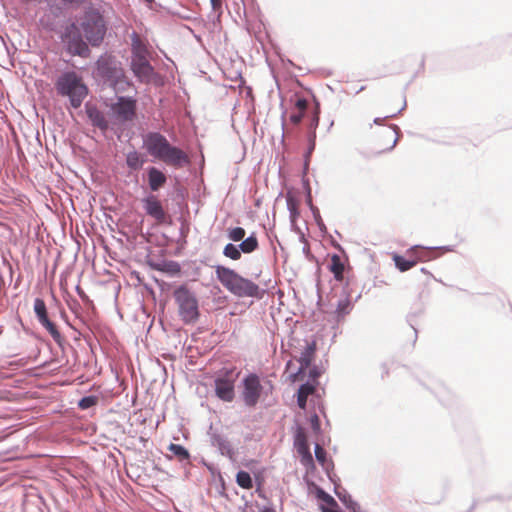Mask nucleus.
<instances>
[{
  "mask_svg": "<svg viewBox=\"0 0 512 512\" xmlns=\"http://www.w3.org/2000/svg\"><path fill=\"white\" fill-rule=\"evenodd\" d=\"M87 41L92 46H97L103 40L106 28L103 17L97 11H88L80 21Z\"/></svg>",
  "mask_w": 512,
  "mask_h": 512,
  "instance_id": "obj_4",
  "label": "nucleus"
},
{
  "mask_svg": "<svg viewBox=\"0 0 512 512\" xmlns=\"http://www.w3.org/2000/svg\"><path fill=\"white\" fill-rule=\"evenodd\" d=\"M236 378L237 374H235L232 369L222 371L215 378V393L219 399L225 402H231L234 399V385Z\"/></svg>",
  "mask_w": 512,
  "mask_h": 512,
  "instance_id": "obj_8",
  "label": "nucleus"
},
{
  "mask_svg": "<svg viewBox=\"0 0 512 512\" xmlns=\"http://www.w3.org/2000/svg\"><path fill=\"white\" fill-rule=\"evenodd\" d=\"M236 483L243 489H251L253 487L252 478L246 471H239L237 473Z\"/></svg>",
  "mask_w": 512,
  "mask_h": 512,
  "instance_id": "obj_27",
  "label": "nucleus"
},
{
  "mask_svg": "<svg viewBox=\"0 0 512 512\" xmlns=\"http://www.w3.org/2000/svg\"><path fill=\"white\" fill-rule=\"evenodd\" d=\"M223 255L234 261L240 260L241 250L239 248V245L236 246L232 243H228L227 245H225L223 249Z\"/></svg>",
  "mask_w": 512,
  "mask_h": 512,
  "instance_id": "obj_26",
  "label": "nucleus"
},
{
  "mask_svg": "<svg viewBox=\"0 0 512 512\" xmlns=\"http://www.w3.org/2000/svg\"><path fill=\"white\" fill-rule=\"evenodd\" d=\"M350 305H351V303L347 298L340 300L337 304V310H336L338 316H344L347 313H349Z\"/></svg>",
  "mask_w": 512,
  "mask_h": 512,
  "instance_id": "obj_31",
  "label": "nucleus"
},
{
  "mask_svg": "<svg viewBox=\"0 0 512 512\" xmlns=\"http://www.w3.org/2000/svg\"><path fill=\"white\" fill-rule=\"evenodd\" d=\"M110 110L119 122H131L136 118L137 101L131 97H118Z\"/></svg>",
  "mask_w": 512,
  "mask_h": 512,
  "instance_id": "obj_9",
  "label": "nucleus"
},
{
  "mask_svg": "<svg viewBox=\"0 0 512 512\" xmlns=\"http://www.w3.org/2000/svg\"><path fill=\"white\" fill-rule=\"evenodd\" d=\"M212 8L214 10H219L222 6V0H210Z\"/></svg>",
  "mask_w": 512,
  "mask_h": 512,
  "instance_id": "obj_38",
  "label": "nucleus"
},
{
  "mask_svg": "<svg viewBox=\"0 0 512 512\" xmlns=\"http://www.w3.org/2000/svg\"><path fill=\"white\" fill-rule=\"evenodd\" d=\"M132 71L135 76L142 82H149L153 75V68L147 58H132Z\"/></svg>",
  "mask_w": 512,
  "mask_h": 512,
  "instance_id": "obj_14",
  "label": "nucleus"
},
{
  "mask_svg": "<svg viewBox=\"0 0 512 512\" xmlns=\"http://www.w3.org/2000/svg\"><path fill=\"white\" fill-rule=\"evenodd\" d=\"M432 250L423 248L421 246H413L406 251L407 256H411L416 264L418 262H425L431 258Z\"/></svg>",
  "mask_w": 512,
  "mask_h": 512,
  "instance_id": "obj_18",
  "label": "nucleus"
},
{
  "mask_svg": "<svg viewBox=\"0 0 512 512\" xmlns=\"http://www.w3.org/2000/svg\"><path fill=\"white\" fill-rule=\"evenodd\" d=\"M34 312H35L39 322L41 323V325L43 327H45V329L50 333L52 338L56 342L59 343L62 339L61 334H60L59 330L57 329L56 325L49 320L48 314H47V309H46V304L43 299H41V298L35 299Z\"/></svg>",
  "mask_w": 512,
  "mask_h": 512,
  "instance_id": "obj_11",
  "label": "nucleus"
},
{
  "mask_svg": "<svg viewBox=\"0 0 512 512\" xmlns=\"http://www.w3.org/2000/svg\"><path fill=\"white\" fill-rule=\"evenodd\" d=\"M329 270L337 281H343L345 265L341 257L333 254L330 258Z\"/></svg>",
  "mask_w": 512,
  "mask_h": 512,
  "instance_id": "obj_17",
  "label": "nucleus"
},
{
  "mask_svg": "<svg viewBox=\"0 0 512 512\" xmlns=\"http://www.w3.org/2000/svg\"><path fill=\"white\" fill-rule=\"evenodd\" d=\"M88 116L92 121L93 125L97 126L101 130H106L108 128V121L106 120L104 114L99 110L95 108L89 109Z\"/></svg>",
  "mask_w": 512,
  "mask_h": 512,
  "instance_id": "obj_23",
  "label": "nucleus"
},
{
  "mask_svg": "<svg viewBox=\"0 0 512 512\" xmlns=\"http://www.w3.org/2000/svg\"><path fill=\"white\" fill-rule=\"evenodd\" d=\"M218 281L232 294L238 297L261 298L262 291L253 281L242 277L233 269L218 265L215 267Z\"/></svg>",
  "mask_w": 512,
  "mask_h": 512,
  "instance_id": "obj_2",
  "label": "nucleus"
},
{
  "mask_svg": "<svg viewBox=\"0 0 512 512\" xmlns=\"http://www.w3.org/2000/svg\"><path fill=\"white\" fill-rule=\"evenodd\" d=\"M82 28L76 23H71L65 28L61 39L66 45L67 51L71 55H78L81 57H88L90 50L87 43L83 40L81 35Z\"/></svg>",
  "mask_w": 512,
  "mask_h": 512,
  "instance_id": "obj_7",
  "label": "nucleus"
},
{
  "mask_svg": "<svg viewBox=\"0 0 512 512\" xmlns=\"http://www.w3.org/2000/svg\"><path fill=\"white\" fill-rule=\"evenodd\" d=\"M294 445L298 454L301 457V463L306 467L313 466L314 461L312 454L310 452L308 439L305 432L302 429H299L297 431L295 435Z\"/></svg>",
  "mask_w": 512,
  "mask_h": 512,
  "instance_id": "obj_12",
  "label": "nucleus"
},
{
  "mask_svg": "<svg viewBox=\"0 0 512 512\" xmlns=\"http://www.w3.org/2000/svg\"><path fill=\"white\" fill-rule=\"evenodd\" d=\"M311 427L315 432H318L320 430V420L318 415L314 414L310 418Z\"/></svg>",
  "mask_w": 512,
  "mask_h": 512,
  "instance_id": "obj_35",
  "label": "nucleus"
},
{
  "mask_svg": "<svg viewBox=\"0 0 512 512\" xmlns=\"http://www.w3.org/2000/svg\"><path fill=\"white\" fill-rule=\"evenodd\" d=\"M315 351H316V343L315 342H312L306 346L305 350L302 352L300 359H299V362L301 365V367H300L301 370H304L310 366V364L312 363V361L314 359Z\"/></svg>",
  "mask_w": 512,
  "mask_h": 512,
  "instance_id": "obj_19",
  "label": "nucleus"
},
{
  "mask_svg": "<svg viewBox=\"0 0 512 512\" xmlns=\"http://www.w3.org/2000/svg\"><path fill=\"white\" fill-rule=\"evenodd\" d=\"M174 297L182 320L186 323L194 322L199 316L196 297L186 287L175 290Z\"/></svg>",
  "mask_w": 512,
  "mask_h": 512,
  "instance_id": "obj_6",
  "label": "nucleus"
},
{
  "mask_svg": "<svg viewBox=\"0 0 512 512\" xmlns=\"http://www.w3.org/2000/svg\"><path fill=\"white\" fill-rule=\"evenodd\" d=\"M167 181L166 175L157 169L151 167L148 170V182L152 191H158Z\"/></svg>",
  "mask_w": 512,
  "mask_h": 512,
  "instance_id": "obj_16",
  "label": "nucleus"
},
{
  "mask_svg": "<svg viewBox=\"0 0 512 512\" xmlns=\"http://www.w3.org/2000/svg\"><path fill=\"white\" fill-rule=\"evenodd\" d=\"M304 114L305 113H302V112H297V113L292 114L290 116L291 123H293L294 125H298L302 121Z\"/></svg>",
  "mask_w": 512,
  "mask_h": 512,
  "instance_id": "obj_36",
  "label": "nucleus"
},
{
  "mask_svg": "<svg viewBox=\"0 0 512 512\" xmlns=\"http://www.w3.org/2000/svg\"><path fill=\"white\" fill-rule=\"evenodd\" d=\"M168 449L171 453H173V455L178 457L180 460H187L190 456L187 449L179 444L172 443L169 445Z\"/></svg>",
  "mask_w": 512,
  "mask_h": 512,
  "instance_id": "obj_28",
  "label": "nucleus"
},
{
  "mask_svg": "<svg viewBox=\"0 0 512 512\" xmlns=\"http://www.w3.org/2000/svg\"><path fill=\"white\" fill-rule=\"evenodd\" d=\"M335 507H328V506H324V505H321L320 506V509H321V512H342L341 510L339 509H334Z\"/></svg>",
  "mask_w": 512,
  "mask_h": 512,
  "instance_id": "obj_37",
  "label": "nucleus"
},
{
  "mask_svg": "<svg viewBox=\"0 0 512 512\" xmlns=\"http://www.w3.org/2000/svg\"><path fill=\"white\" fill-rule=\"evenodd\" d=\"M97 70L99 75L105 78L116 91H123L125 86H130L123 69L109 59L101 58L98 60Z\"/></svg>",
  "mask_w": 512,
  "mask_h": 512,
  "instance_id": "obj_5",
  "label": "nucleus"
},
{
  "mask_svg": "<svg viewBox=\"0 0 512 512\" xmlns=\"http://www.w3.org/2000/svg\"><path fill=\"white\" fill-rule=\"evenodd\" d=\"M316 496L319 500L323 501L328 506H330V508L338 507L336 500L331 495L326 493L324 490L317 489Z\"/></svg>",
  "mask_w": 512,
  "mask_h": 512,
  "instance_id": "obj_30",
  "label": "nucleus"
},
{
  "mask_svg": "<svg viewBox=\"0 0 512 512\" xmlns=\"http://www.w3.org/2000/svg\"><path fill=\"white\" fill-rule=\"evenodd\" d=\"M132 53L133 58H147L148 49L146 44L141 40L137 34L132 36Z\"/></svg>",
  "mask_w": 512,
  "mask_h": 512,
  "instance_id": "obj_20",
  "label": "nucleus"
},
{
  "mask_svg": "<svg viewBox=\"0 0 512 512\" xmlns=\"http://www.w3.org/2000/svg\"><path fill=\"white\" fill-rule=\"evenodd\" d=\"M392 259L397 269L401 272H406L416 265V261H414L411 256L405 258L401 255L393 254Z\"/></svg>",
  "mask_w": 512,
  "mask_h": 512,
  "instance_id": "obj_22",
  "label": "nucleus"
},
{
  "mask_svg": "<svg viewBox=\"0 0 512 512\" xmlns=\"http://www.w3.org/2000/svg\"><path fill=\"white\" fill-rule=\"evenodd\" d=\"M144 208L146 213L158 222H163L165 220V211L156 196L151 195L147 197L144 200Z\"/></svg>",
  "mask_w": 512,
  "mask_h": 512,
  "instance_id": "obj_15",
  "label": "nucleus"
},
{
  "mask_svg": "<svg viewBox=\"0 0 512 512\" xmlns=\"http://www.w3.org/2000/svg\"><path fill=\"white\" fill-rule=\"evenodd\" d=\"M242 399L248 407H254L258 403L261 393L262 385L258 375L251 373L243 379Z\"/></svg>",
  "mask_w": 512,
  "mask_h": 512,
  "instance_id": "obj_10",
  "label": "nucleus"
},
{
  "mask_svg": "<svg viewBox=\"0 0 512 512\" xmlns=\"http://www.w3.org/2000/svg\"><path fill=\"white\" fill-rule=\"evenodd\" d=\"M315 392V387L309 383L302 384L298 389L297 403L301 409L306 408L307 398Z\"/></svg>",
  "mask_w": 512,
  "mask_h": 512,
  "instance_id": "obj_21",
  "label": "nucleus"
},
{
  "mask_svg": "<svg viewBox=\"0 0 512 512\" xmlns=\"http://www.w3.org/2000/svg\"><path fill=\"white\" fill-rule=\"evenodd\" d=\"M145 159L137 151H131L126 156V164L132 170H139L142 168Z\"/></svg>",
  "mask_w": 512,
  "mask_h": 512,
  "instance_id": "obj_25",
  "label": "nucleus"
},
{
  "mask_svg": "<svg viewBox=\"0 0 512 512\" xmlns=\"http://www.w3.org/2000/svg\"><path fill=\"white\" fill-rule=\"evenodd\" d=\"M246 231L242 227H234L228 230V237L234 242H239L244 239Z\"/></svg>",
  "mask_w": 512,
  "mask_h": 512,
  "instance_id": "obj_29",
  "label": "nucleus"
},
{
  "mask_svg": "<svg viewBox=\"0 0 512 512\" xmlns=\"http://www.w3.org/2000/svg\"><path fill=\"white\" fill-rule=\"evenodd\" d=\"M56 87L61 95L69 97L74 108L80 107L88 93L86 85L75 72L63 74L58 79Z\"/></svg>",
  "mask_w": 512,
  "mask_h": 512,
  "instance_id": "obj_3",
  "label": "nucleus"
},
{
  "mask_svg": "<svg viewBox=\"0 0 512 512\" xmlns=\"http://www.w3.org/2000/svg\"><path fill=\"white\" fill-rule=\"evenodd\" d=\"M259 247L258 239L256 235L253 233L249 237L242 240V242L239 244V248L241 252L245 254H250L254 251H256Z\"/></svg>",
  "mask_w": 512,
  "mask_h": 512,
  "instance_id": "obj_24",
  "label": "nucleus"
},
{
  "mask_svg": "<svg viewBox=\"0 0 512 512\" xmlns=\"http://www.w3.org/2000/svg\"><path fill=\"white\" fill-rule=\"evenodd\" d=\"M143 146L148 154L174 168H182L190 163L189 156L180 148L172 146L159 132H149L143 138Z\"/></svg>",
  "mask_w": 512,
  "mask_h": 512,
  "instance_id": "obj_1",
  "label": "nucleus"
},
{
  "mask_svg": "<svg viewBox=\"0 0 512 512\" xmlns=\"http://www.w3.org/2000/svg\"><path fill=\"white\" fill-rule=\"evenodd\" d=\"M315 457H316L317 461L322 466L325 465V462H326V451L319 444H316V446H315Z\"/></svg>",
  "mask_w": 512,
  "mask_h": 512,
  "instance_id": "obj_33",
  "label": "nucleus"
},
{
  "mask_svg": "<svg viewBox=\"0 0 512 512\" xmlns=\"http://www.w3.org/2000/svg\"><path fill=\"white\" fill-rule=\"evenodd\" d=\"M96 403H97V398L95 396H87V397L82 398L79 401L78 405L81 409H88V408L96 405Z\"/></svg>",
  "mask_w": 512,
  "mask_h": 512,
  "instance_id": "obj_32",
  "label": "nucleus"
},
{
  "mask_svg": "<svg viewBox=\"0 0 512 512\" xmlns=\"http://www.w3.org/2000/svg\"><path fill=\"white\" fill-rule=\"evenodd\" d=\"M399 139L397 126H387L381 129L377 137V146L382 151H388L395 147Z\"/></svg>",
  "mask_w": 512,
  "mask_h": 512,
  "instance_id": "obj_13",
  "label": "nucleus"
},
{
  "mask_svg": "<svg viewBox=\"0 0 512 512\" xmlns=\"http://www.w3.org/2000/svg\"><path fill=\"white\" fill-rule=\"evenodd\" d=\"M308 107V102L304 98H298L295 102V108L298 110V112L305 113L306 109Z\"/></svg>",
  "mask_w": 512,
  "mask_h": 512,
  "instance_id": "obj_34",
  "label": "nucleus"
}]
</instances>
